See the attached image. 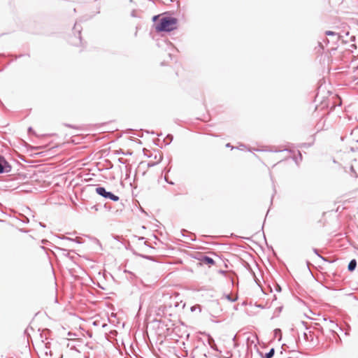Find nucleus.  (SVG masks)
<instances>
[{
  "mask_svg": "<svg viewBox=\"0 0 358 358\" xmlns=\"http://www.w3.org/2000/svg\"><path fill=\"white\" fill-rule=\"evenodd\" d=\"M210 348H211L212 349H213L214 350L218 351V349H217V346L215 345H215H211V346H210Z\"/></svg>",
  "mask_w": 358,
  "mask_h": 358,
  "instance_id": "obj_26",
  "label": "nucleus"
},
{
  "mask_svg": "<svg viewBox=\"0 0 358 358\" xmlns=\"http://www.w3.org/2000/svg\"><path fill=\"white\" fill-rule=\"evenodd\" d=\"M324 34H325L326 36H331V38H332V39H331L332 43H336L341 38L340 35L338 33L334 32L333 31H326Z\"/></svg>",
  "mask_w": 358,
  "mask_h": 358,
  "instance_id": "obj_7",
  "label": "nucleus"
},
{
  "mask_svg": "<svg viewBox=\"0 0 358 358\" xmlns=\"http://www.w3.org/2000/svg\"><path fill=\"white\" fill-rule=\"evenodd\" d=\"M355 85H358V78H356V79L355 80Z\"/></svg>",
  "mask_w": 358,
  "mask_h": 358,
  "instance_id": "obj_37",
  "label": "nucleus"
},
{
  "mask_svg": "<svg viewBox=\"0 0 358 358\" xmlns=\"http://www.w3.org/2000/svg\"><path fill=\"white\" fill-rule=\"evenodd\" d=\"M96 193L104 199H110L113 201L120 200V197L114 194L112 192L107 191L104 187L99 186L95 189Z\"/></svg>",
  "mask_w": 358,
  "mask_h": 358,
  "instance_id": "obj_2",
  "label": "nucleus"
},
{
  "mask_svg": "<svg viewBox=\"0 0 358 358\" xmlns=\"http://www.w3.org/2000/svg\"><path fill=\"white\" fill-rule=\"evenodd\" d=\"M330 41L328 39V38H324L323 39V41L322 42H319L318 44H319V46L322 49L324 50V46L323 45V43H324L325 45H327L329 43Z\"/></svg>",
  "mask_w": 358,
  "mask_h": 358,
  "instance_id": "obj_15",
  "label": "nucleus"
},
{
  "mask_svg": "<svg viewBox=\"0 0 358 358\" xmlns=\"http://www.w3.org/2000/svg\"><path fill=\"white\" fill-rule=\"evenodd\" d=\"M173 139V135L168 134L166 136V138H164V142L166 145H169L172 142Z\"/></svg>",
  "mask_w": 358,
  "mask_h": 358,
  "instance_id": "obj_13",
  "label": "nucleus"
},
{
  "mask_svg": "<svg viewBox=\"0 0 358 358\" xmlns=\"http://www.w3.org/2000/svg\"><path fill=\"white\" fill-rule=\"evenodd\" d=\"M134 238H138V240H139V241L143 240L145 238L143 236H134Z\"/></svg>",
  "mask_w": 358,
  "mask_h": 358,
  "instance_id": "obj_27",
  "label": "nucleus"
},
{
  "mask_svg": "<svg viewBox=\"0 0 358 358\" xmlns=\"http://www.w3.org/2000/svg\"><path fill=\"white\" fill-rule=\"evenodd\" d=\"M21 231H22V232H27V231H26V230H22V229L21 230Z\"/></svg>",
  "mask_w": 358,
  "mask_h": 358,
  "instance_id": "obj_45",
  "label": "nucleus"
},
{
  "mask_svg": "<svg viewBox=\"0 0 358 358\" xmlns=\"http://www.w3.org/2000/svg\"><path fill=\"white\" fill-rule=\"evenodd\" d=\"M8 358H13V357H8Z\"/></svg>",
  "mask_w": 358,
  "mask_h": 358,
  "instance_id": "obj_52",
  "label": "nucleus"
},
{
  "mask_svg": "<svg viewBox=\"0 0 358 358\" xmlns=\"http://www.w3.org/2000/svg\"><path fill=\"white\" fill-rule=\"evenodd\" d=\"M11 170L12 166L3 155H0V174L8 173Z\"/></svg>",
  "mask_w": 358,
  "mask_h": 358,
  "instance_id": "obj_3",
  "label": "nucleus"
},
{
  "mask_svg": "<svg viewBox=\"0 0 358 358\" xmlns=\"http://www.w3.org/2000/svg\"><path fill=\"white\" fill-rule=\"evenodd\" d=\"M178 19L174 17H162L155 25L157 32H171L177 29Z\"/></svg>",
  "mask_w": 358,
  "mask_h": 358,
  "instance_id": "obj_1",
  "label": "nucleus"
},
{
  "mask_svg": "<svg viewBox=\"0 0 358 358\" xmlns=\"http://www.w3.org/2000/svg\"><path fill=\"white\" fill-rule=\"evenodd\" d=\"M357 260L355 259L350 260L348 265V270L350 272L354 271L357 267Z\"/></svg>",
  "mask_w": 358,
  "mask_h": 358,
  "instance_id": "obj_11",
  "label": "nucleus"
},
{
  "mask_svg": "<svg viewBox=\"0 0 358 358\" xmlns=\"http://www.w3.org/2000/svg\"><path fill=\"white\" fill-rule=\"evenodd\" d=\"M29 219L27 217H24V220L22 221L24 223H28L29 222Z\"/></svg>",
  "mask_w": 358,
  "mask_h": 358,
  "instance_id": "obj_31",
  "label": "nucleus"
},
{
  "mask_svg": "<svg viewBox=\"0 0 358 358\" xmlns=\"http://www.w3.org/2000/svg\"><path fill=\"white\" fill-rule=\"evenodd\" d=\"M274 336L275 338H278V341H280L282 338V331L280 329H275L274 330Z\"/></svg>",
  "mask_w": 358,
  "mask_h": 358,
  "instance_id": "obj_14",
  "label": "nucleus"
},
{
  "mask_svg": "<svg viewBox=\"0 0 358 358\" xmlns=\"http://www.w3.org/2000/svg\"><path fill=\"white\" fill-rule=\"evenodd\" d=\"M93 208H94V209L97 210V208H96V206H93Z\"/></svg>",
  "mask_w": 358,
  "mask_h": 358,
  "instance_id": "obj_48",
  "label": "nucleus"
},
{
  "mask_svg": "<svg viewBox=\"0 0 358 358\" xmlns=\"http://www.w3.org/2000/svg\"><path fill=\"white\" fill-rule=\"evenodd\" d=\"M196 309H198L199 310V312H201V306L200 305H196V306H194L191 307V310L192 311H194Z\"/></svg>",
  "mask_w": 358,
  "mask_h": 358,
  "instance_id": "obj_19",
  "label": "nucleus"
},
{
  "mask_svg": "<svg viewBox=\"0 0 358 358\" xmlns=\"http://www.w3.org/2000/svg\"><path fill=\"white\" fill-rule=\"evenodd\" d=\"M303 145L305 147H310L311 145V144H307V143H304Z\"/></svg>",
  "mask_w": 358,
  "mask_h": 358,
  "instance_id": "obj_36",
  "label": "nucleus"
},
{
  "mask_svg": "<svg viewBox=\"0 0 358 358\" xmlns=\"http://www.w3.org/2000/svg\"><path fill=\"white\" fill-rule=\"evenodd\" d=\"M118 160H119V162H120V163H124V162H122V159L120 158Z\"/></svg>",
  "mask_w": 358,
  "mask_h": 358,
  "instance_id": "obj_41",
  "label": "nucleus"
},
{
  "mask_svg": "<svg viewBox=\"0 0 358 358\" xmlns=\"http://www.w3.org/2000/svg\"><path fill=\"white\" fill-rule=\"evenodd\" d=\"M324 320L327 323V326L329 328L330 332L332 334V335L334 336H336L338 338L339 341H341V338H340L339 336L338 335V334L336 333V329L337 328H339L340 329H341L338 327V325L336 323H335L331 319L324 318Z\"/></svg>",
  "mask_w": 358,
  "mask_h": 358,
  "instance_id": "obj_4",
  "label": "nucleus"
},
{
  "mask_svg": "<svg viewBox=\"0 0 358 358\" xmlns=\"http://www.w3.org/2000/svg\"><path fill=\"white\" fill-rule=\"evenodd\" d=\"M313 252H314L315 255H317L320 258H321L323 261H327V259H326L324 257H322V256H321V255L319 254V252H318V250H317V249H316V248H313Z\"/></svg>",
  "mask_w": 358,
  "mask_h": 358,
  "instance_id": "obj_16",
  "label": "nucleus"
},
{
  "mask_svg": "<svg viewBox=\"0 0 358 358\" xmlns=\"http://www.w3.org/2000/svg\"><path fill=\"white\" fill-rule=\"evenodd\" d=\"M39 225L41 227H43V228H45L46 227V225L43 222H39Z\"/></svg>",
  "mask_w": 358,
  "mask_h": 358,
  "instance_id": "obj_29",
  "label": "nucleus"
},
{
  "mask_svg": "<svg viewBox=\"0 0 358 358\" xmlns=\"http://www.w3.org/2000/svg\"><path fill=\"white\" fill-rule=\"evenodd\" d=\"M41 242H42V243L45 244V243H48V241H47V240H45V239H43V240L41 241Z\"/></svg>",
  "mask_w": 358,
  "mask_h": 358,
  "instance_id": "obj_34",
  "label": "nucleus"
},
{
  "mask_svg": "<svg viewBox=\"0 0 358 358\" xmlns=\"http://www.w3.org/2000/svg\"><path fill=\"white\" fill-rule=\"evenodd\" d=\"M282 306H281V307H278V308H277V310H278L279 312H280V311L282 310Z\"/></svg>",
  "mask_w": 358,
  "mask_h": 358,
  "instance_id": "obj_38",
  "label": "nucleus"
},
{
  "mask_svg": "<svg viewBox=\"0 0 358 358\" xmlns=\"http://www.w3.org/2000/svg\"><path fill=\"white\" fill-rule=\"evenodd\" d=\"M294 160H295V162H296V164H299L298 158H295V159H294Z\"/></svg>",
  "mask_w": 358,
  "mask_h": 358,
  "instance_id": "obj_39",
  "label": "nucleus"
},
{
  "mask_svg": "<svg viewBox=\"0 0 358 358\" xmlns=\"http://www.w3.org/2000/svg\"><path fill=\"white\" fill-rule=\"evenodd\" d=\"M327 259V262H329V263H333L334 261L333 260H329L327 257H325Z\"/></svg>",
  "mask_w": 358,
  "mask_h": 358,
  "instance_id": "obj_35",
  "label": "nucleus"
},
{
  "mask_svg": "<svg viewBox=\"0 0 358 358\" xmlns=\"http://www.w3.org/2000/svg\"><path fill=\"white\" fill-rule=\"evenodd\" d=\"M62 240H66V241H68L69 242H75L76 243H82V238H80V237H76L75 238H69V237H66V236H63L62 238H60Z\"/></svg>",
  "mask_w": 358,
  "mask_h": 358,
  "instance_id": "obj_12",
  "label": "nucleus"
},
{
  "mask_svg": "<svg viewBox=\"0 0 358 358\" xmlns=\"http://www.w3.org/2000/svg\"><path fill=\"white\" fill-rule=\"evenodd\" d=\"M62 250H64V252H67V250H64V249H62Z\"/></svg>",
  "mask_w": 358,
  "mask_h": 358,
  "instance_id": "obj_51",
  "label": "nucleus"
},
{
  "mask_svg": "<svg viewBox=\"0 0 358 358\" xmlns=\"http://www.w3.org/2000/svg\"><path fill=\"white\" fill-rule=\"evenodd\" d=\"M298 154H299L298 159H299V161L301 162V161H302V155L300 152V151H298Z\"/></svg>",
  "mask_w": 358,
  "mask_h": 358,
  "instance_id": "obj_25",
  "label": "nucleus"
},
{
  "mask_svg": "<svg viewBox=\"0 0 358 358\" xmlns=\"http://www.w3.org/2000/svg\"><path fill=\"white\" fill-rule=\"evenodd\" d=\"M275 291L278 292H281V287L279 285H277L275 286Z\"/></svg>",
  "mask_w": 358,
  "mask_h": 358,
  "instance_id": "obj_22",
  "label": "nucleus"
},
{
  "mask_svg": "<svg viewBox=\"0 0 358 358\" xmlns=\"http://www.w3.org/2000/svg\"><path fill=\"white\" fill-rule=\"evenodd\" d=\"M113 238H114L115 240L118 241H120V238H121V237H120V236H117V235H113Z\"/></svg>",
  "mask_w": 358,
  "mask_h": 358,
  "instance_id": "obj_21",
  "label": "nucleus"
},
{
  "mask_svg": "<svg viewBox=\"0 0 358 358\" xmlns=\"http://www.w3.org/2000/svg\"><path fill=\"white\" fill-rule=\"evenodd\" d=\"M350 171L356 177H358V161L355 160L350 166Z\"/></svg>",
  "mask_w": 358,
  "mask_h": 358,
  "instance_id": "obj_10",
  "label": "nucleus"
},
{
  "mask_svg": "<svg viewBox=\"0 0 358 358\" xmlns=\"http://www.w3.org/2000/svg\"><path fill=\"white\" fill-rule=\"evenodd\" d=\"M165 180H166V182H167V181H169V180H168V178H166V177H165Z\"/></svg>",
  "mask_w": 358,
  "mask_h": 358,
  "instance_id": "obj_47",
  "label": "nucleus"
},
{
  "mask_svg": "<svg viewBox=\"0 0 358 358\" xmlns=\"http://www.w3.org/2000/svg\"><path fill=\"white\" fill-rule=\"evenodd\" d=\"M226 298H227L229 301H231V302H234V301H236L238 299V297H232V296H231V295H229V294H227V295L226 296Z\"/></svg>",
  "mask_w": 358,
  "mask_h": 358,
  "instance_id": "obj_17",
  "label": "nucleus"
},
{
  "mask_svg": "<svg viewBox=\"0 0 358 358\" xmlns=\"http://www.w3.org/2000/svg\"><path fill=\"white\" fill-rule=\"evenodd\" d=\"M199 256L200 257H198L197 259L204 264L212 266L215 264V260L208 256L203 255L201 254H200Z\"/></svg>",
  "mask_w": 358,
  "mask_h": 358,
  "instance_id": "obj_5",
  "label": "nucleus"
},
{
  "mask_svg": "<svg viewBox=\"0 0 358 358\" xmlns=\"http://www.w3.org/2000/svg\"><path fill=\"white\" fill-rule=\"evenodd\" d=\"M157 17H158V15H154L153 17H152V21L155 22L156 20L157 19Z\"/></svg>",
  "mask_w": 358,
  "mask_h": 358,
  "instance_id": "obj_32",
  "label": "nucleus"
},
{
  "mask_svg": "<svg viewBox=\"0 0 358 358\" xmlns=\"http://www.w3.org/2000/svg\"><path fill=\"white\" fill-rule=\"evenodd\" d=\"M66 127H70V128H75L76 127L69 124H65Z\"/></svg>",
  "mask_w": 358,
  "mask_h": 358,
  "instance_id": "obj_28",
  "label": "nucleus"
},
{
  "mask_svg": "<svg viewBox=\"0 0 358 358\" xmlns=\"http://www.w3.org/2000/svg\"><path fill=\"white\" fill-rule=\"evenodd\" d=\"M226 147L231 148V149H234V147L229 143H227Z\"/></svg>",
  "mask_w": 358,
  "mask_h": 358,
  "instance_id": "obj_30",
  "label": "nucleus"
},
{
  "mask_svg": "<svg viewBox=\"0 0 358 358\" xmlns=\"http://www.w3.org/2000/svg\"><path fill=\"white\" fill-rule=\"evenodd\" d=\"M66 257H69V253L67 252L66 254H65Z\"/></svg>",
  "mask_w": 358,
  "mask_h": 358,
  "instance_id": "obj_42",
  "label": "nucleus"
},
{
  "mask_svg": "<svg viewBox=\"0 0 358 358\" xmlns=\"http://www.w3.org/2000/svg\"><path fill=\"white\" fill-rule=\"evenodd\" d=\"M219 273H221V274H225L227 273V271H223V270H220Z\"/></svg>",
  "mask_w": 358,
  "mask_h": 358,
  "instance_id": "obj_33",
  "label": "nucleus"
},
{
  "mask_svg": "<svg viewBox=\"0 0 358 358\" xmlns=\"http://www.w3.org/2000/svg\"><path fill=\"white\" fill-rule=\"evenodd\" d=\"M126 249L127 250H129L131 251V252L136 255V256H138V257H141L143 259H148V260H150V261H153L154 260V257H152V256H149V255H143V254H140V253H138L137 252H136L133 248H128V247H126Z\"/></svg>",
  "mask_w": 358,
  "mask_h": 358,
  "instance_id": "obj_8",
  "label": "nucleus"
},
{
  "mask_svg": "<svg viewBox=\"0 0 358 358\" xmlns=\"http://www.w3.org/2000/svg\"><path fill=\"white\" fill-rule=\"evenodd\" d=\"M162 159H163L162 155H159V159L158 163L160 162L162 160ZM155 164H156V163H155V162H149L148 166L151 167V166H154Z\"/></svg>",
  "mask_w": 358,
  "mask_h": 358,
  "instance_id": "obj_18",
  "label": "nucleus"
},
{
  "mask_svg": "<svg viewBox=\"0 0 358 358\" xmlns=\"http://www.w3.org/2000/svg\"><path fill=\"white\" fill-rule=\"evenodd\" d=\"M144 245H146L147 247H149L150 248H154V247H152V245H150L148 241H145L144 242Z\"/></svg>",
  "mask_w": 358,
  "mask_h": 358,
  "instance_id": "obj_24",
  "label": "nucleus"
},
{
  "mask_svg": "<svg viewBox=\"0 0 358 358\" xmlns=\"http://www.w3.org/2000/svg\"><path fill=\"white\" fill-rule=\"evenodd\" d=\"M64 245H66V246H70L68 244H64Z\"/></svg>",
  "mask_w": 358,
  "mask_h": 358,
  "instance_id": "obj_49",
  "label": "nucleus"
},
{
  "mask_svg": "<svg viewBox=\"0 0 358 358\" xmlns=\"http://www.w3.org/2000/svg\"><path fill=\"white\" fill-rule=\"evenodd\" d=\"M244 145H241L240 148H242V147H244Z\"/></svg>",
  "mask_w": 358,
  "mask_h": 358,
  "instance_id": "obj_44",
  "label": "nucleus"
},
{
  "mask_svg": "<svg viewBox=\"0 0 358 358\" xmlns=\"http://www.w3.org/2000/svg\"><path fill=\"white\" fill-rule=\"evenodd\" d=\"M74 37L77 38L80 43H81L82 38H81V31H82V27L78 24L77 22L74 24V27L73 28Z\"/></svg>",
  "mask_w": 358,
  "mask_h": 358,
  "instance_id": "obj_6",
  "label": "nucleus"
},
{
  "mask_svg": "<svg viewBox=\"0 0 358 358\" xmlns=\"http://www.w3.org/2000/svg\"><path fill=\"white\" fill-rule=\"evenodd\" d=\"M169 184L173 185V182L172 181H167Z\"/></svg>",
  "mask_w": 358,
  "mask_h": 358,
  "instance_id": "obj_40",
  "label": "nucleus"
},
{
  "mask_svg": "<svg viewBox=\"0 0 358 358\" xmlns=\"http://www.w3.org/2000/svg\"><path fill=\"white\" fill-rule=\"evenodd\" d=\"M28 133H29V134H34V130H33L32 127H29L28 128Z\"/></svg>",
  "mask_w": 358,
  "mask_h": 358,
  "instance_id": "obj_23",
  "label": "nucleus"
},
{
  "mask_svg": "<svg viewBox=\"0 0 358 358\" xmlns=\"http://www.w3.org/2000/svg\"><path fill=\"white\" fill-rule=\"evenodd\" d=\"M41 248L43 250H45V247H43V246H41Z\"/></svg>",
  "mask_w": 358,
  "mask_h": 358,
  "instance_id": "obj_46",
  "label": "nucleus"
},
{
  "mask_svg": "<svg viewBox=\"0 0 358 358\" xmlns=\"http://www.w3.org/2000/svg\"><path fill=\"white\" fill-rule=\"evenodd\" d=\"M75 45H78V43L76 42H73Z\"/></svg>",
  "mask_w": 358,
  "mask_h": 358,
  "instance_id": "obj_50",
  "label": "nucleus"
},
{
  "mask_svg": "<svg viewBox=\"0 0 358 358\" xmlns=\"http://www.w3.org/2000/svg\"><path fill=\"white\" fill-rule=\"evenodd\" d=\"M259 354L262 358H272L275 354V349L274 348H271L268 352L263 353L262 352H259Z\"/></svg>",
  "mask_w": 358,
  "mask_h": 358,
  "instance_id": "obj_9",
  "label": "nucleus"
},
{
  "mask_svg": "<svg viewBox=\"0 0 358 358\" xmlns=\"http://www.w3.org/2000/svg\"><path fill=\"white\" fill-rule=\"evenodd\" d=\"M208 342L210 346L215 345V341L210 336H208Z\"/></svg>",
  "mask_w": 358,
  "mask_h": 358,
  "instance_id": "obj_20",
  "label": "nucleus"
},
{
  "mask_svg": "<svg viewBox=\"0 0 358 358\" xmlns=\"http://www.w3.org/2000/svg\"><path fill=\"white\" fill-rule=\"evenodd\" d=\"M244 145H241L240 148H242V147H244Z\"/></svg>",
  "mask_w": 358,
  "mask_h": 358,
  "instance_id": "obj_43",
  "label": "nucleus"
}]
</instances>
